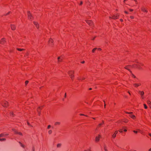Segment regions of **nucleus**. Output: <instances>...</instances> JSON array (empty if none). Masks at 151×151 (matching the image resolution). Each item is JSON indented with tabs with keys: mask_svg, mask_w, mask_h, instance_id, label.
<instances>
[{
	"mask_svg": "<svg viewBox=\"0 0 151 151\" xmlns=\"http://www.w3.org/2000/svg\"><path fill=\"white\" fill-rule=\"evenodd\" d=\"M129 10L130 11H133V10L132 9H129Z\"/></svg>",
	"mask_w": 151,
	"mask_h": 151,
	"instance_id": "47",
	"label": "nucleus"
},
{
	"mask_svg": "<svg viewBox=\"0 0 151 151\" xmlns=\"http://www.w3.org/2000/svg\"><path fill=\"white\" fill-rule=\"evenodd\" d=\"M149 135L151 137V134H149Z\"/></svg>",
	"mask_w": 151,
	"mask_h": 151,
	"instance_id": "62",
	"label": "nucleus"
},
{
	"mask_svg": "<svg viewBox=\"0 0 151 151\" xmlns=\"http://www.w3.org/2000/svg\"><path fill=\"white\" fill-rule=\"evenodd\" d=\"M100 136L99 135L98 136H96L95 138V141L96 142H98L100 140Z\"/></svg>",
	"mask_w": 151,
	"mask_h": 151,
	"instance_id": "7",
	"label": "nucleus"
},
{
	"mask_svg": "<svg viewBox=\"0 0 151 151\" xmlns=\"http://www.w3.org/2000/svg\"><path fill=\"white\" fill-rule=\"evenodd\" d=\"M128 93H129V94L130 95V93H129V92H128Z\"/></svg>",
	"mask_w": 151,
	"mask_h": 151,
	"instance_id": "63",
	"label": "nucleus"
},
{
	"mask_svg": "<svg viewBox=\"0 0 151 151\" xmlns=\"http://www.w3.org/2000/svg\"><path fill=\"white\" fill-rule=\"evenodd\" d=\"M132 76L133 77H134V78H136V77L133 74H132Z\"/></svg>",
	"mask_w": 151,
	"mask_h": 151,
	"instance_id": "40",
	"label": "nucleus"
},
{
	"mask_svg": "<svg viewBox=\"0 0 151 151\" xmlns=\"http://www.w3.org/2000/svg\"><path fill=\"white\" fill-rule=\"evenodd\" d=\"M137 68H138V69H139V70L141 69V68H140V66H139V65H137Z\"/></svg>",
	"mask_w": 151,
	"mask_h": 151,
	"instance_id": "28",
	"label": "nucleus"
},
{
	"mask_svg": "<svg viewBox=\"0 0 151 151\" xmlns=\"http://www.w3.org/2000/svg\"><path fill=\"white\" fill-rule=\"evenodd\" d=\"M104 103H105V101H104ZM104 108H105V106H106V104H105V103H104Z\"/></svg>",
	"mask_w": 151,
	"mask_h": 151,
	"instance_id": "43",
	"label": "nucleus"
},
{
	"mask_svg": "<svg viewBox=\"0 0 151 151\" xmlns=\"http://www.w3.org/2000/svg\"><path fill=\"white\" fill-rule=\"evenodd\" d=\"M80 115H81V116H86L87 117L88 116L86 115H85L84 114H80Z\"/></svg>",
	"mask_w": 151,
	"mask_h": 151,
	"instance_id": "32",
	"label": "nucleus"
},
{
	"mask_svg": "<svg viewBox=\"0 0 151 151\" xmlns=\"http://www.w3.org/2000/svg\"><path fill=\"white\" fill-rule=\"evenodd\" d=\"M124 131L125 132H126L127 131V130L126 129H124Z\"/></svg>",
	"mask_w": 151,
	"mask_h": 151,
	"instance_id": "56",
	"label": "nucleus"
},
{
	"mask_svg": "<svg viewBox=\"0 0 151 151\" xmlns=\"http://www.w3.org/2000/svg\"><path fill=\"white\" fill-rule=\"evenodd\" d=\"M104 121H102V124H101H101H99V126H100L101 125H102V124H104Z\"/></svg>",
	"mask_w": 151,
	"mask_h": 151,
	"instance_id": "31",
	"label": "nucleus"
},
{
	"mask_svg": "<svg viewBox=\"0 0 151 151\" xmlns=\"http://www.w3.org/2000/svg\"><path fill=\"white\" fill-rule=\"evenodd\" d=\"M86 21L90 25H91L93 24V23L91 20H87Z\"/></svg>",
	"mask_w": 151,
	"mask_h": 151,
	"instance_id": "3",
	"label": "nucleus"
},
{
	"mask_svg": "<svg viewBox=\"0 0 151 151\" xmlns=\"http://www.w3.org/2000/svg\"><path fill=\"white\" fill-rule=\"evenodd\" d=\"M19 143L21 145V144H22L20 142H19Z\"/></svg>",
	"mask_w": 151,
	"mask_h": 151,
	"instance_id": "58",
	"label": "nucleus"
},
{
	"mask_svg": "<svg viewBox=\"0 0 151 151\" xmlns=\"http://www.w3.org/2000/svg\"><path fill=\"white\" fill-rule=\"evenodd\" d=\"M133 132L134 133H137V131H135V130L133 131Z\"/></svg>",
	"mask_w": 151,
	"mask_h": 151,
	"instance_id": "38",
	"label": "nucleus"
},
{
	"mask_svg": "<svg viewBox=\"0 0 151 151\" xmlns=\"http://www.w3.org/2000/svg\"><path fill=\"white\" fill-rule=\"evenodd\" d=\"M74 72L73 71H70L68 72V73L69 74L70 78L73 80L74 77V76L73 75Z\"/></svg>",
	"mask_w": 151,
	"mask_h": 151,
	"instance_id": "1",
	"label": "nucleus"
},
{
	"mask_svg": "<svg viewBox=\"0 0 151 151\" xmlns=\"http://www.w3.org/2000/svg\"><path fill=\"white\" fill-rule=\"evenodd\" d=\"M10 114H13V113L12 112H11Z\"/></svg>",
	"mask_w": 151,
	"mask_h": 151,
	"instance_id": "61",
	"label": "nucleus"
},
{
	"mask_svg": "<svg viewBox=\"0 0 151 151\" xmlns=\"http://www.w3.org/2000/svg\"><path fill=\"white\" fill-rule=\"evenodd\" d=\"M139 93L141 96V97L142 99H144V97L142 96L144 95V93L143 91H139Z\"/></svg>",
	"mask_w": 151,
	"mask_h": 151,
	"instance_id": "9",
	"label": "nucleus"
},
{
	"mask_svg": "<svg viewBox=\"0 0 151 151\" xmlns=\"http://www.w3.org/2000/svg\"><path fill=\"white\" fill-rule=\"evenodd\" d=\"M128 122V121L127 120V121H124V122L125 123H127V122Z\"/></svg>",
	"mask_w": 151,
	"mask_h": 151,
	"instance_id": "55",
	"label": "nucleus"
},
{
	"mask_svg": "<svg viewBox=\"0 0 151 151\" xmlns=\"http://www.w3.org/2000/svg\"><path fill=\"white\" fill-rule=\"evenodd\" d=\"M62 59H62V58H61V59H60V62H61V61H62Z\"/></svg>",
	"mask_w": 151,
	"mask_h": 151,
	"instance_id": "46",
	"label": "nucleus"
},
{
	"mask_svg": "<svg viewBox=\"0 0 151 151\" xmlns=\"http://www.w3.org/2000/svg\"><path fill=\"white\" fill-rule=\"evenodd\" d=\"M144 106L145 108V109H147V106L145 104H144Z\"/></svg>",
	"mask_w": 151,
	"mask_h": 151,
	"instance_id": "27",
	"label": "nucleus"
},
{
	"mask_svg": "<svg viewBox=\"0 0 151 151\" xmlns=\"http://www.w3.org/2000/svg\"><path fill=\"white\" fill-rule=\"evenodd\" d=\"M50 127H51V126L50 125H49L47 127V129H49L50 128Z\"/></svg>",
	"mask_w": 151,
	"mask_h": 151,
	"instance_id": "34",
	"label": "nucleus"
},
{
	"mask_svg": "<svg viewBox=\"0 0 151 151\" xmlns=\"http://www.w3.org/2000/svg\"><path fill=\"white\" fill-rule=\"evenodd\" d=\"M8 135V134H6L5 135H6H6Z\"/></svg>",
	"mask_w": 151,
	"mask_h": 151,
	"instance_id": "57",
	"label": "nucleus"
},
{
	"mask_svg": "<svg viewBox=\"0 0 151 151\" xmlns=\"http://www.w3.org/2000/svg\"><path fill=\"white\" fill-rule=\"evenodd\" d=\"M130 117L133 119H134L135 117L134 115H131L130 116Z\"/></svg>",
	"mask_w": 151,
	"mask_h": 151,
	"instance_id": "16",
	"label": "nucleus"
},
{
	"mask_svg": "<svg viewBox=\"0 0 151 151\" xmlns=\"http://www.w3.org/2000/svg\"><path fill=\"white\" fill-rule=\"evenodd\" d=\"M97 49L99 50H101L100 48H97Z\"/></svg>",
	"mask_w": 151,
	"mask_h": 151,
	"instance_id": "44",
	"label": "nucleus"
},
{
	"mask_svg": "<svg viewBox=\"0 0 151 151\" xmlns=\"http://www.w3.org/2000/svg\"><path fill=\"white\" fill-rule=\"evenodd\" d=\"M16 134H19L20 135H22V133H21L20 132H16Z\"/></svg>",
	"mask_w": 151,
	"mask_h": 151,
	"instance_id": "24",
	"label": "nucleus"
},
{
	"mask_svg": "<svg viewBox=\"0 0 151 151\" xmlns=\"http://www.w3.org/2000/svg\"><path fill=\"white\" fill-rule=\"evenodd\" d=\"M33 23L36 26V27L37 28V29H38L39 28L38 24L35 22H34Z\"/></svg>",
	"mask_w": 151,
	"mask_h": 151,
	"instance_id": "11",
	"label": "nucleus"
},
{
	"mask_svg": "<svg viewBox=\"0 0 151 151\" xmlns=\"http://www.w3.org/2000/svg\"><path fill=\"white\" fill-rule=\"evenodd\" d=\"M27 15L28 18L29 19L31 20V19L33 18L32 14L29 11H28L27 12Z\"/></svg>",
	"mask_w": 151,
	"mask_h": 151,
	"instance_id": "2",
	"label": "nucleus"
},
{
	"mask_svg": "<svg viewBox=\"0 0 151 151\" xmlns=\"http://www.w3.org/2000/svg\"><path fill=\"white\" fill-rule=\"evenodd\" d=\"M53 40L52 39H50L49 41V42H52V43L53 42Z\"/></svg>",
	"mask_w": 151,
	"mask_h": 151,
	"instance_id": "30",
	"label": "nucleus"
},
{
	"mask_svg": "<svg viewBox=\"0 0 151 151\" xmlns=\"http://www.w3.org/2000/svg\"><path fill=\"white\" fill-rule=\"evenodd\" d=\"M126 113L127 114H132V112H126Z\"/></svg>",
	"mask_w": 151,
	"mask_h": 151,
	"instance_id": "39",
	"label": "nucleus"
},
{
	"mask_svg": "<svg viewBox=\"0 0 151 151\" xmlns=\"http://www.w3.org/2000/svg\"><path fill=\"white\" fill-rule=\"evenodd\" d=\"M6 42V41L4 38L2 39L1 41H0V43L1 44H3L4 42Z\"/></svg>",
	"mask_w": 151,
	"mask_h": 151,
	"instance_id": "8",
	"label": "nucleus"
},
{
	"mask_svg": "<svg viewBox=\"0 0 151 151\" xmlns=\"http://www.w3.org/2000/svg\"><path fill=\"white\" fill-rule=\"evenodd\" d=\"M112 137L113 138H115V137H116V133H114V134H113L112 135Z\"/></svg>",
	"mask_w": 151,
	"mask_h": 151,
	"instance_id": "23",
	"label": "nucleus"
},
{
	"mask_svg": "<svg viewBox=\"0 0 151 151\" xmlns=\"http://www.w3.org/2000/svg\"><path fill=\"white\" fill-rule=\"evenodd\" d=\"M117 133H118V131H116L114 133H116V134Z\"/></svg>",
	"mask_w": 151,
	"mask_h": 151,
	"instance_id": "48",
	"label": "nucleus"
},
{
	"mask_svg": "<svg viewBox=\"0 0 151 151\" xmlns=\"http://www.w3.org/2000/svg\"><path fill=\"white\" fill-rule=\"evenodd\" d=\"M6 139L5 138H0V141H4Z\"/></svg>",
	"mask_w": 151,
	"mask_h": 151,
	"instance_id": "22",
	"label": "nucleus"
},
{
	"mask_svg": "<svg viewBox=\"0 0 151 151\" xmlns=\"http://www.w3.org/2000/svg\"><path fill=\"white\" fill-rule=\"evenodd\" d=\"M130 18L132 19H134V17H133V16H131L130 17Z\"/></svg>",
	"mask_w": 151,
	"mask_h": 151,
	"instance_id": "37",
	"label": "nucleus"
},
{
	"mask_svg": "<svg viewBox=\"0 0 151 151\" xmlns=\"http://www.w3.org/2000/svg\"><path fill=\"white\" fill-rule=\"evenodd\" d=\"M17 49L19 51H23V50H24V49H20V48H17Z\"/></svg>",
	"mask_w": 151,
	"mask_h": 151,
	"instance_id": "17",
	"label": "nucleus"
},
{
	"mask_svg": "<svg viewBox=\"0 0 151 151\" xmlns=\"http://www.w3.org/2000/svg\"><path fill=\"white\" fill-rule=\"evenodd\" d=\"M10 13V12H9L6 15H7V14H8Z\"/></svg>",
	"mask_w": 151,
	"mask_h": 151,
	"instance_id": "54",
	"label": "nucleus"
},
{
	"mask_svg": "<svg viewBox=\"0 0 151 151\" xmlns=\"http://www.w3.org/2000/svg\"><path fill=\"white\" fill-rule=\"evenodd\" d=\"M21 146L23 147H24V146L22 144H21Z\"/></svg>",
	"mask_w": 151,
	"mask_h": 151,
	"instance_id": "42",
	"label": "nucleus"
},
{
	"mask_svg": "<svg viewBox=\"0 0 151 151\" xmlns=\"http://www.w3.org/2000/svg\"><path fill=\"white\" fill-rule=\"evenodd\" d=\"M29 81H27L25 82V84L26 85H27Z\"/></svg>",
	"mask_w": 151,
	"mask_h": 151,
	"instance_id": "29",
	"label": "nucleus"
},
{
	"mask_svg": "<svg viewBox=\"0 0 151 151\" xmlns=\"http://www.w3.org/2000/svg\"><path fill=\"white\" fill-rule=\"evenodd\" d=\"M64 97H66V93L65 94Z\"/></svg>",
	"mask_w": 151,
	"mask_h": 151,
	"instance_id": "49",
	"label": "nucleus"
},
{
	"mask_svg": "<svg viewBox=\"0 0 151 151\" xmlns=\"http://www.w3.org/2000/svg\"><path fill=\"white\" fill-rule=\"evenodd\" d=\"M149 151H151V148L149 150Z\"/></svg>",
	"mask_w": 151,
	"mask_h": 151,
	"instance_id": "59",
	"label": "nucleus"
},
{
	"mask_svg": "<svg viewBox=\"0 0 151 151\" xmlns=\"http://www.w3.org/2000/svg\"><path fill=\"white\" fill-rule=\"evenodd\" d=\"M119 16V14H117L116 15H113L112 16V17H113L112 19H118Z\"/></svg>",
	"mask_w": 151,
	"mask_h": 151,
	"instance_id": "5",
	"label": "nucleus"
},
{
	"mask_svg": "<svg viewBox=\"0 0 151 151\" xmlns=\"http://www.w3.org/2000/svg\"><path fill=\"white\" fill-rule=\"evenodd\" d=\"M52 130H49L48 132V134H51V133H52Z\"/></svg>",
	"mask_w": 151,
	"mask_h": 151,
	"instance_id": "21",
	"label": "nucleus"
},
{
	"mask_svg": "<svg viewBox=\"0 0 151 151\" xmlns=\"http://www.w3.org/2000/svg\"><path fill=\"white\" fill-rule=\"evenodd\" d=\"M147 104L149 105L150 108L151 109V102L149 101H147Z\"/></svg>",
	"mask_w": 151,
	"mask_h": 151,
	"instance_id": "14",
	"label": "nucleus"
},
{
	"mask_svg": "<svg viewBox=\"0 0 151 151\" xmlns=\"http://www.w3.org/2000/svg\"><path fill=\"white\" fill-rule=\"evenodd\" d=\"M92 89L91 88H89V90H92Z\"/></svg>",
	"mask_w": 151,
	"mask_h": 151,
	"instance_id": "60",
	"label": "nucleus"
},
{
	"mask_svg": "<svg viewBox=\"0 0 151 151\" xmlns=\"http://www.w3.org/2000/svg\"><path fill=\"white\" fill-rule=\"evenodd\" d=\"M12 130H13V131H14L15 132V133L16 134V132H17L15 130V129H12Z\"/></svg>",
	"mask_w": 151,
	"mask_h": 151,
	"instance_id": "33",
	"label": "nucleus"
},
{
	"mask_svg": "<svg viewBox=\"0 0 151 151\" xmlns=\"http://www.w3.org/2000/svg\"><path fill=\"white\" fill-rule=\"evenodd\" d=\"M81 63H85V61H83Z\"/></svg>",
	"mask_w": 151,
	"mask_h": 151,
	"instance_id": "50",
	"label": "nucleus"
},
{
	"mask_svg": "<svg viewBox=\"0 0 151 151\" xmlns=\"http://www.w3.org/2000/svg\"><path fill=\"white\" fill-rule=\"evenodd\" d=\"M120 21H121V22H122V21H123V19H120Z\"/></svg>",
	"mask_w": 151,
	"mask_h": 151,
	"instance_id": "52",
	"label": "nucleus"
},
{
	"mask_svg": "<svg viewBox=\"0 0 151 151\" xmlns=\"http://www.w3.org/2000/svg\"><path fill=\"white\" fill-rule=\"evenodd\" d=\"M27 124H28V125H29V126H30V124H29V122H27Z\"/></svg>",
	"mask_w": 151,
	"mask_h": 151,
	"instance_id": "53",
	"label": "nucleus"
},
{
	"mask_svg": "<svg viewBox=\"0 0 151 151\" xmlns=\"http://www.w3.org/2000/svg\"><path fill=\"white\" fill-rule=\"evenodd\" d=\"M82 3H83L82 1H81V3H80V5L82 4Z\"/></svg>",
	"mask_w": 151,
	"mask_h": 151,
	"instance_id": "51",
	"label": "nucleus"
},
{
	"mask_svg": "<svg viewBox=\"0 0 151 151\" xmlns=\"http://www.w3.org/2000/svg\"><path fill=\"white\" fill-rule=\"evenodd\" d=\"M61 144H58L57 145V147H60L61 146Z\"/></svg>",
	"mask_w": 151,
	"mask_h": 151,
	"instance_id": "18",
	"label": "nucleus"
},
{
	"mask_svg": "<svg viewBox=\"0 0 151 151\" xmlns=\"http://www.w3.org/2000/svg\"><path fill=\"white\" fill-rule=\"evenodd\" d=\"M141 9L142 11L143 12H147V10L145 9V8L144 7V6H142L141 8Z\"/></svg>",
	"mask_w": 151,
	"mask_h": 151,
	"instance_id": "6",
	"label": "nucleus"
},
{
	"mask_svg": "<svg viewBox=\"0 0 151 151\" xmlns=\"http://www.w3.org/2000/svg\"><path fill=\"white\" fill-rule=\"evenodd\" d=\"M60 124V122H56L55 123V125H57V124L59 125V124Z\"/></svg>",
	"mask_w": 151,
	"mask_h": 151,
	"instance_id": "20",
	"label": "nucleus"
},
{
	"mask_svg": "<svg viewBox=\"0 0 151 151\" xmlns=\"http://www.w3.org/2000/svg\"><path fill=\"white\" fill-rule=\"evenodd\" d=\"M39 109H41L40 108V107H38V109H37V111L38 113V114H39V115H40V111L39 110Z\"/></svg>",
	"mask_w": 151,
	"mask_h": 151,
	"instance_id": "15",
	"label": "nucleus"
},
{
	"mask_svg": "<svg viewBox=\"0 0 151 151\" xmlns=\"http://www.w3.org/2000/svg\"><path fill=\"white\" fill-rule=\"evenodd\" d=\"M97 49V48H94L92 50V52H94L95 51V50H96Z\"/></svg>",
	"mask_w": 151,
	"mask_h": 151,
	"instance_id": "26",
	"label": "nucleus"
},
{
	"mask_svg": "<svg viewBox=\"0 0 151 151\" xmlns=\"http://www.w3.org/2000/svg\"><path fill=\"white\" fill-rule=\"evenodd\" d=\"M11 27L12 30H14L15 29L16 27L15 25L13 24H11Z\"/></svg>",
	"mask_w": 151,
	"mask_h": 151,
	"instance_id": "10",
	"label": "nucleus"
},
{
	"mask_svg": "<svg viewBox=\"0 0 151 151\" xmlns=\"http://www.w3.org/2000/svg\"><path fill=\"white\" fill-rule=\"evenodd\" d=\"M60 59H61V58H60V57H58V63H59V62H60Z\"/></svg>",
	"mask_w": 151,
	"mask_h": 151,
	"instance_id": "25",
	"label": "nucleus"
},
{
	"mask_svg": "<svg viewBox=\"0 0 151 151\" xmlns=\"http://www.w3.org/2000/svg\"><path fill=\"white\" fill-rule=\"evenodd\" d=\"M119 132H122V129H120L119 130Z\"/></svg>",
	"mask_w": 151,
	"mask_h": 151,
	"instance_id": "41",
	"label": "nucleus"
},
{
	"mask_svg": "<svg viewBox=\"0 0 151 151\" xmlns=\"http://www.w3.org/2000/svg\"><path fill=\"white\" fill-rule=\"evenodd\" d=\"M125 13L127 14H128V12H127V11H125L124 12Z\"/></svg>",
	"mask_w": 151,
	"mask_h": 151,
	"instance_id": "45",
	"label": "nucleus"
},
{
	"mask_svg": "<svg viewBox=\"0 0 151 151\" xmlns=\"http://www.w3.org/2000/svg\"><path fill=\"white\" fill-rule=\"evenodd\" d=\"M8 103L6 101H4L3 103L1 104L2 106L4 107H6L8 105Z\"/></svg>",
	"mask_w": 151,
	"mask_h": 151,
	"instance_id": "4",
	"label": "nucleus"
},
{
	"mask_svg": "<svg viewBox=\"0 0 151 151\" xmlns=\"http://www.w3.org/2000/svg\"><path fill=\"white\" fill-rule=\"evenodd\" d=\"M35 149L34 147H33L32 149V151H35Z\"/></svg>",
	"mask_w": 151,
	"mask_h": 151,
	"instance_id": "35",
	"label": "nucleus"
},
{
	"mask_svg": "<svg viewBox=\"0 0 151 151\" xmlns=\"http://www.w3.org/2000/svg\"><path fill=\"white\" fill-rule=\"evenodd\" d=\"M129 66H126L124 67V68L128 70L131 73L132 72L130 70V69L128 67Z\"/></svg>",
	"mask_w": 151,
	"mask_h": 151,
	"instance_id": "12",
	"label": "nucleus"
},
{
	"mask_svg": "<svg viewBox=\"0 0 151 151\" xmlns=\"http://www.w3.org/2000/svg\"><path fill=\"white\" fill-rule=\"evenodd\" d=\"M133 85L136 87H137L139 86V85L138 83H134Z\"/></svg>",
	"mask_w": 151,
	"mask_h": 151,
	"instance_id": "13",
	"label": "nucleus"
},
{
	"mask_svg": "<svg viewBox=\"0 0 151 151\" xmlns=\"http://www.w3.org/2000/svg\"><path fill=\"white\" fill-rule=\"evenodd\" d=\"M128 93H129V94L130 95V93H129V92H128Z\"/></svg>",
	"mask_w": 151,
	"mask_h": 151,
	"instance_id": "64",
	"label": "nucleus"
},
{
	"mask_svg": "<svg viewBox=\"0 0 151 151\" xmlns=\"http://www.w3.org/2000/svg\"><path fill=\"white\" fill-rule=\"evenodd\" d=\"M5 136V134H4L3 133H1L0 134V137H2Z\"/></svg>",
	"mask_w": 151,
	"mask_h": 151,
	"instance_id": "19",
	"label": "nucleus"
},
{
	"mask_svg": "<svg viewBox=\"0 0 151 151\" xmlns=\"http://www.w3.org/2000/svg\"><path fill=\"white\" fill-rule=\"evenodd\" d=\"M104 150L105 151H107V150L105 147H104Z\"/></svg>",
	"mask_w": 151,
	"mask_h": 151,
	"instance_id": "36",
	"label": "nucleus"
}]
</instances>
